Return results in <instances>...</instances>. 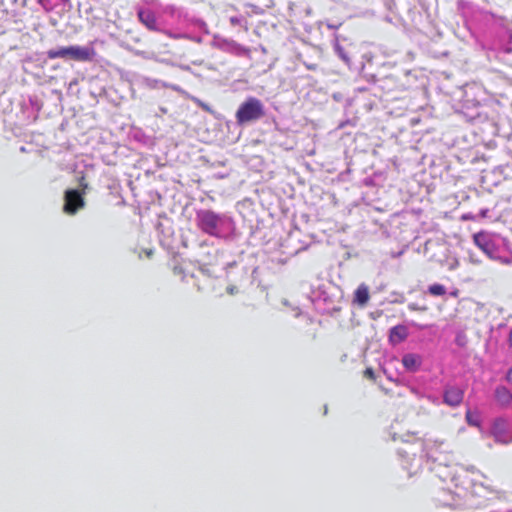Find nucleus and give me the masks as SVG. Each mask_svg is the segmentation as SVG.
<instances>
[{
    "label": "nucleus",
    "instance_id": "3",
    "mask_svg": "<svg viewBox=\"0 0 512 512\" xmlns=\"http://www.w3.org/2000/svg\"><path fill=\"white\" fill-rule=\"evenodd\" d=\"M196 221L202 232L210 236H219L221 217L217 213L211 210H200L196 213Z\"/></svg>",
    "mask_w": 512,
    "mask_h": 512
},
{
    "label": "nucleus",
    "instance_id": "9",
    "mask_svg": "<svg viewBox=\"0 0 512 512\" xmlns=\"http://www.w3.org/2000/svg\"><path fill=\"white\" fill-rule=\"evenodd\" d=\"M421 362V356L417 354L408 353L402 357V364L408 371H417L421 365Z\"/></svg>",
    "mask_w": 512,
    "mask_h": 512
},
{
    "label": "nucleus",
    "instance_id": "14",
    "mask_svg": "<svg viewBox=\"0 0 512 512\" xmlns=\"http://www.w3.org/2000/svg\"><path fill=\"white\" fill-rule=\"evenodd\" d=\"M172 273H173L174 277H176L177 279H179L182 282L187 281L188 278H193L194 277L192 274L188 275L185 272V270L183 269V267L180 266V265H175L172 268Z\"/></svg>",
    "mask_w": 512,
    "mask_h": 512
},
{
    "label": "nucleus",
    "instance_id": "1",
    "mask_svg": "<svg viewBox=\"0 0 512 512\" xmlns=\"http://www.w3.org/2000/svg\"><path fill=\"white\" fill-rule=\"evenodd\" d=\"M264 114L262 102L255 97H249L239 106L235 118L239 125H243L262 118Z\"/></svg>",
    "mask_w": 512,
    "mask_h": 512
},
{
    "label": "nucleus",
    "instance_id": "20",
    "mask_svg": "<svg viewBox=\"0 0 512 512\" xmlns=\"http://www.w3.org/2000/svg\"><path fill=\"white\" fill-rule=\"evenodd\" d=\"M508 342H509L510 349H512V329L510 330V333H509Z\"/></svg>",
    "mask_w": 512,
    "mask_h": 512
},
{
    "label": "nucleus",
    "instance_id": "5",
    "mask_svg": "<svg viewBox=\"0 0 512 512\" xmlns=\"http://www.w3.org/2000/svg\"><path fill=\"white\" fill-rule=\"evenodd\" d=\"M84 192L81 193L75 189H69L64 195L63 210L66 214L74 215L85 206Z\"/></svg>",
    "mask_w": 512,
    "mask_h": 512
},
{
    "label": "nucleus",
    "instance_id": "12",
    "mask_svg": "<svg viewBox=\"0 0 512 512\" xmlns=\"http://www.w3.org/2000/svg\"><path fill=\"white\" fill-rule=\"evenodd\" d=\"M465 419L470 426L479 427L481 424L480 415L477 411L468 409L465 413Z\"/></svg>",
    "mask_w": 512,
    "mask_h": 512
},
{
    "label": "nucleus",
    "instance_id": "13",
    "mask_svg": "<svg viewBox=\"0 0 512 512\" xmlns=\"http://www.w3.org/2000/svg\"><path fill=\"white\" fill-rule=\"evenodd\" d=\"M474 243L483 251L489 248V241L485 233H476L473 237Z\"/></svg>",
    "mask_w": 512,
    "mask_h": 512
},
{
    "label": "nucleus",
    "instance_id": "21",
    "mask_svg": "<svg viewBox=\"0 0 512 512\" xmlns=\"http://www.w3.org/2000/svg\"><path fill=\"white\" fill-rule=\"evenodd\" d=\"M80 186L82 187L83 190H85L88 187V184L84 183V178H82V181L80 182Z\"/></svg>",
    "mask_w": 512,
    "mask_h": 512
},
{
    "label": "nucleus",
    "instance_id": "22",
    "mask_svg": "<svg viewBox=\"0 0 512 512\" xmlns=\"http://www.w3.org/2000/svg\"><path fill=\"white\" fill-rule=\"evenodd\" d=\"M457 293H458V292H457V291H455V292H452V293H451V295H452V296H457Z\"/></svg>",
    "mask_w": 512,
    "mask_h": 512
},
{
    "label": "nucleus",
    "instance_id": "2",
    "mask_svg": "<svg viewBox=\"0 0 512 512\" xmlns=\"http://www.w3.org/2000/svg\"><path fill=\"white\" fill-rule=\"evenodd\" d=\"M93 54V50L81 46L60 47L58 49H51L47 51V57L51 60L61 58L80 62L90 61Z\"/></svg>",
    "mask_w": 512,
    "mask_h": 512
},
{
    "label": "nucleus",
    "instance_id": "16",
    "mask_svg": "<svg viewBox=\"0 0 512 512\" xmlns=\"http://www.w3.org/2000/svg\"><path fill=\"white\" fill-rule=\"evenodd\" d=\"M428 292L432 296H443L446 293V288L442 284H432L428 287Z\"/></svg>",
    "mask_w": 512,
    "mask_h": 512
},
{
    "label": "nucleus",
    "instance_id": "6",
    "mask_svg": "<svg viewBox=\"0 0 512 512\" xmlns=\"http://www.w3.org/2000/svg\"><path fill=\"white\" fill-rule=\"evenodd\" d=\"M464 389L455 385H446L443 390V403L455 408L461 405L464 398Z\"/></svg>",
    "mask_w": 512,
    "mask_h": 512
},
{
    "label": "nucleus",
    "instance_id": "17",
    "mask_svg": "<svg viewBox=\"0 0 512 512\" xmlns=\"http://www.w3.org/2000/svg\"><path fill=\"white\" fill-rule=\"evenodd\" d=\"M364 377L367 379H370L372 381H375L376 375L374 370L371 367H368L364 370Z\"/></svg>",
    "mask_w": 512,
    "mask_h": 512
},
{
    "label": "nucleus",
    "instance_id": "19",
    "mask_svg": "<svg viewBox=\"0 0 512 512\" xmlns=\"http://www.w3.org/2000/svg\"><path fill=\"white\" fill-rule=\"evenodd\" d=\"M506 380L512 385V367L507 372Z\"/></svg>",
    "mask_w": 512,
    "mask_h": 512
},
{
    "label": "nucleus",
    "instance_id": "15",
    "mask_svg": "<svg viewBox=\"0 0 512 512\" xmlns=\"http://www.w3.org/2000/svg\"><path fill=\"white\" fill-rule=\"evenodd\" d=\"M172 273H173L174 277H176L177 279H179L182 282L187 281L188 278H193L194 277L192 274L188 275L185 272V270L183 269V267L180 266V265H175L172 268Z\"/></svg>",
    "mask_w": 512,
    "mask_h": 512
},
{
    "label": "nucleus",
    "instance_id": "7",
    "mask_svg": "<svg viewBox=\"0 0 512 512\" xmlns=\"http://www.w3.org/2000/svg\"><path fill=\"white\" fill-rule=\"evenodd\" d=\"M408 337V329L405 325H396L390 329L389 332V342L391 345L395 346L403 341H405Z\"/></svg>",
    "mask_w": 512,
    "mask_h": 512
},
{
    "label": "nucleus",
    "instance_id": "8",
    "mask_svg": "<svg viewBox=\"0 0 512 512\" xmlns=\"http://www.w3.org/2000/svg\"><path fill=\"white\" fill-rule=\"evenodd\" d=\"M140 22L145 25L149 30H158L157 20L155 14L150 10H140L138 12Z\"/></svg>",
    "mask_w": 512,
    "mask_h": 512
},
{
    "label": "nucleus",
    "instance_id": "11",
    "mask_svg": "<svg viewBox=\"0 0 512 512\" xmlns=\"http://www.w3.org/2000/svg\"><path fill=\"white\" fill-rule=\"evenodd\" d=\"M495 398L500 405L507 406L512 401V393L505 386H498L495 389Z\"/></svg>",
    "mask_w": 512,
    "mask_h": 512
},
{
    "label": "nucleus",
    "instance_id": "18",
    "mask_svg": "<svg viewBox=\"0 0 512 512\" xmlns=\"http://www.w3.org/2000/svg\"><path fill=\"white\" fill-rule=\"evenodd\" d=\"M230 23L232 25L243 26V20L238 18V17H236V16L230 17Z\"/></svg>",
    "mask_w": 512,
    "mask_h": 512
},
{
    "label": "nucleus",
    "instance_id": "10",
    "mask_svg": "<svg viewBox=\"0 0 512 512\" xmlns=\"http://www.w3.org/2000/svg\"><path fill=\"white\" fill-rule=\"evenodd\" d=\"M370 298L369 288L366 284H360L354 292L353 302L364 307Z\"/></svg>",
    "mask_w": 512,
    "mask_h": 512
},
{
    "label": "nucleus",
    "instance_id": "4",
    "mask_svg": "<svg viewBox=\"0 0 512 512\" xmlns=\"http://www.w3.org/2000/svg\"><path fill=\"white\" fill-rule=\"evenodd\" d=\"M490 433L497 443L504 445L512 443V431L509 428L508 421L504 418L494 420Z\"/></svg>",
    "mask_w": 512,
    "mask_h": 512
}]
</instances>
